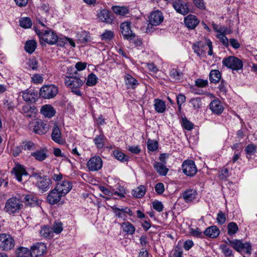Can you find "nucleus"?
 <instances>
[{
    "label": "nucleus",
    "mask_w": 257,
    "mask_h": 257,
    "mask_svg": "<svg viewBox=\"0 0 257 257\" xmlns=\"http://www.w3.org/2000/svg\"><path fill=\"white\" fill-rule=\"evenodd\" d=\"M31 177L35 179L34 184L42 192H46L50 188L52 183L51 180L46 176H42L41 173L38 171L34 170Z\"/></svg>",
    "instance_id": "1"
},
{
    "label": "nucleus",
    "mask_w": 257,
    "mask_h": 257,
    "mask_svg": "<svg viewBox=\"0 0 257 257\" xmlns=\"http://www.w3.org/2000/svg\"><path fill=\"white\" fill-rule=\"evenodd\" d=\"M74 74L76 76H66L65 78V84L69 87L71 91L78 96H81L82 94L79 88L83 85L84 80H81L76 76L77 72L75 71Z\"/></svg>",
    "instance_id": "2"
},
{
    "label": "nucleus",
    "mask_w": 257,
    "mask_h": 257,
    "mask_svg": "<svg viewBox=\"0 0 257 257\" xmlns=\"http://www.w3.org/2000/svg\"><path fill=\"white\" fill-rule=\"evenodd\" d=\"M163 21L164 16L161 11L159 10L153 11L149 16V24L146 29V32H153L155 30L153 27L160 25Z\"/></svg>",
    "instance_id": "3"
},
{
    "label": "nucleus",
    "mask_w": 257,
    "mask_h": 257,
    "mask_svg": "<svg viewBox=\"0 0 257 257\" xmlns=\"http://www.w3.org/2000/svg\"><path fill=\"white\" fill-rule=\"evenodd\" d=\"M23 205L21 199L17 197H11L6 202L4 209L9 214L19 213Z\"/></svg>",
    "instance_id": "4"
},
{
    "label": "nucleus",
    "mask_w": 257,
    "mask_h": 257,
    "mask_svg": "<svg viewBox=\"0 0 257 257\" xmlns=\"http://www.w3.org/2000/svg\"><path fill=\"white\" fill-rule=\"evenodd\" d=\"M36 33L39 36L41 43L43 41L48 44L54 45L57 42H60L57 34L51 30H46L44 32L36 31Z\"/></svg>",
    "instance_id": "5"
},
{
    "label": "nucleus",
    "mask_w": 257,
    "mask_h": 257,
    "mask_svg": "<svg viewBox=\"0 0 257 257\" xmlns=\"http://www.w3.org/2000/svg\"><path fill=\"white\" fill-rule=\"evenodd\" d=\"M222 64L232 70L238 71L242 69L243 68L242 60L234 56H230L223 59Z\"/></svg>",
    "instance_id": "6"
},
{
    "label": "nucleus",
    "mask_w": 257,
    "mask_h": 257,
    "mask_svg": "<svg viewBox=\"0 0 257 257\" xmlns=\"http://www.w3.org/2000/svg\"><path fill=\"white\" fill-rule=\"evenodd\" d=\"M229 243L236 251L250 255L251 253V246L249 243L243 242L241 240H228Z\"/></svg>",
    "instance_id": "7"
},
{
    "label": "nucleus",
    "mask_w": 257,
    "mask_h": 257,
    "mask_svg": "<svg viewBox=\"0 0 257 257\" xmlns=\"http://www.w3.org/2000/svg\"><path fill=\"white\" fill-rule=\"evenodd\" d=\"M15 244V240L11 235L0 233V250H10L14 247Z\"/></svg>",
    "instance_id": "8"
},
{
    "label": "nucleus",
    "mask_w": 257,
    "mask_h": 257,
    "mask_svg": "<svg viewBox=\"0 0 257 257\" xmlns=\"http://www.w3.org/2000/svg\"><path fill=\"white\" fill-rule=\"evenodd\" d=\"M58 92L57 86L54 84L43 85L40 90V96L44 99L54 97Z\"/></svg>",
    "instance_id": "9"
},
{
    "label": "nucleus",
    "mask_w": 257,
    "mask_h": 257,
    "mask_svg": "<svg viewBox=\"0 0 257 257\" xmlns=\"http://www.w3.org/2000/svg\"><path fill=\"white\" fill-rule=\"evenodd\" d=\"M183 172L187 176L193 177L197 172L195 162L191 160H187L182 164Z\"/></svg>",
    "instance_id": "10"
},
{
    "label": "nucleus",
    "mask_w": 257,
    "mask_h": 257,
    "mask_svg": "<svg viewBox=\"0 0 257 257\" xmlns=\"http://www.w3.org/2000/svg\"><path fill=\"white\" fill-rule=\"evenodd\" d=\"M47 247L45 243L42 242H36L34 243L30 250L31 257H40L46 252Z\"/></svg>",
    "instance_id": "11"
},
{
    "label": "nucleus",
    "mask_w": 257,
    "mask_h": 257,
    "mask_svg": "<svg viewBox=\"0 0 257 257\" xmlns=\"http://www.w3.org/2000/svg\"><path fill=\"white\" fill-rule=\"evenodd\" d=\"M30 128L33 131L38 134H45L48 131V127L46 123L42 120H34L30 124Z\"/></svg>",
    "instance_id": "12"
},
{
    "label": "nucleus",
    "mask_w": 257,
    "mask_h": 257,
    "mask_svg": "<svg viewBox=\"0 0 257 257\" xmlns=\"http://www.w3.org/2000/svg\"><path fill=\"white\" fill-rule=\"evenodd\" d=\"M87 167L90 171H97L102 167V161L100 157L94 156L91 157L87 162Z\"/></svg>",
    "instance_id": "13"
},
{
    "label": "nucleus",
    "mask_w": 257,
    "mask_h": 257,
    "mask_svg": "<svg viewBox=\"0 0 257 257\" xmlns=\"http://www.w3.org/2000/svg\"><path fill=\"white\" fill-rule=\"evenodd\" d=\"M112 209L116 216L123 219V220H126L127 218V214L130 216L133 215L132 210L130 208L127 207H117L116 206H114L112 207Z\"/></svg>",
    "instance_id": "14"
},
{
    "label": "nucleus",
    "mask_w": 257,
    "mask_h": 257,
    "mask_svg": "<svg viewBox=\"0 0 257 257\" xmlns=\"http://www.w3.org/2000/svg\"><path fill=\"white\" fill-rule=\"evenodd\" d=\"M130 22H123L120 25V29L123 38L126 40H133L136 37L135 34L131 29Z\"/></svg>",
    "instance_id": "15"
},
{
    "label": "nucleus",
    "mask_w": 257,
    "mask_h": 257,
    "mask_svg": "<svg viewBox=\"0 0 257 257\" xmlns=\"http://www.w3.org/2000/svg\"><path fill=\"white\" fill-rule=\"evenodd\" d=\"M62 197H64L63 195L55 187L49 193L47 201L49 204L54 205L58 203Z\"/></svg>",
    "instance_id": "16"
},
{
    "label": "nucleus",
    "mask_w": 257,
    "mask_h": 257,
    "mask_svg": "<svg viewBox=\"0 0 257 257\" xmlns=\"http://www.w3.org/2000/svg\"><path fill=\"white\" fill-rule=\"evenodd\" d=\"M12 173H13L17 180L19 182H22L23 181V178L27 177L28 173L25 169V168L20 165H16L12 171Z\"/></svg>",
    "instance_id": "17"
},
{
    "label": "nucleus",
    "mask_w": 257,
    "mask_h": 257,
    "mask_svg": "<svg viewBox=\"0 0 257 257\" xmlns=\"http://www.w3.org/2000/svg\"><path fill=\"white\" fill-rule=\"evenodd\" d=\"M209 108L213 113L217 115L221 114L224 110V107L218 99L211 101L209 104Z\"/></svg>",
    "instance_id": "18"
},
{
    "label": "nucleus",
    "mask_w": 257,
    "mask_h": 257,
    "mask_svg": "<svg viewBox=\"0 0 257 257\" xmlns=\"http://www.w3.org/2000/svg\"><path fill=\"white\" fill-rule=\"evenodd\" d=\"M22 97L24 101L27 102L34 103L36 101L37 92L32 89H27L22 92Z\"/></svg>",
    "instance_id": "19"
},
{
    "label": "nucleus",
    "mask_w": 257,
    "mask_h": 257,
    "mask_svg": "<svg viewBox=\"0 0 257 257\" xmlns=\"http://www.w3.org/2000/svg\"><path fill=\"white\" fill-rule=\"evenodd\" d=\"M55 188H56L64 196H65L71 190L72 185L69 181H64L58 183L56 184Z\"/></svg>",
    "instance_id": "20"
},
{
    "label": "nucleus",
    "mask_w": 257,
    "mask_h": 257,
    "mask_svg": "<svg viewBox=\"0 0 257 257\" xmlns=\"http://www.w3.org/2000/svg\"><path fill=\"white\" fill-rule=\"evenodd\" d=\"M173 6L177 13L183 15H185L189 12L187 4L182 1L178 0L174 2Z\"/></svg>",
    "instance_id": "21"
},
{
    "label": "nucleus",
    "mask_w": 257,
    "mask_h": 257,
    "mask_svg": "<svg viewBox=\"0 0 257 257\" xmlns=\"http://www.w3.org/2000/svg\"><path fill=\"white\" fill-rule=\"evenodd\" d=\"M184 23L188 28L194 29L199 23V20L195 16L189 15L185 18Z\"/></svg>",
    "instance_id": "22"
},
{
    "label": "nucleus",
    "mask_w": 257,
    "mask_h": 257,
    "mask_svg": "<svg viewBox=\"0 0 257 257\" xmlns=\"http://www.w3.org/2000/svg\"><path fill=\"white\" fill-rule=\"evenodd\" d=\"M51 138L52 140L56 143L59 144L64 143L60 130L56 123L54 124L53 128Z\"/></svg>",
    "instance_id": "23"
},
{
    "label": "nucleus",
    "mask_w": 257,
    "mask_h": 257,
    "mask_svg": "<svg viewBox=\"0 0 257 257\" xmlns=\"http://www.w3.org/2000/svg\"><path fill=\"white\" fill-rule=\"evenodd\" d=\"M124 82L127 89H134L139 85L138 80L128 74L124 76Z\"/></svg>",
    "instance_id": "24"
},
{
    "label": "nucleus",
    "mask_w": 257,
    "mask_h": 257,
    "mask_svg": "<svg viewBox=\"0 0 257 257\" xmlns=\"http://www.w3.org/2000/svg\"><path fill=\"white\" fill-rule=\"evenodd\" d=\"M106 138L103 134L102 130H100V134L96 135L93 139V142L98 149H102L104 147Z\"/></svg>",
    "instance_id": "25"
},
{
    "label": "nucleus",
    "mask_w": 257,
    "mask_h": 257,
    "mask_svg": "<svg viewBox=\"0 0 257 257\" xmlns=\"http://www.w3.org/2000/svg\"><path fill=\"white\" fill-rule=\"evenodd\" d=\"M98 18L99 21L107 24H111L113 21V19L109 12L105 9L102 10L98 14Z\"/></svg>",
    "instance_id": "26"
},
{
    "label": "nucleus",
    "mask_w": 257,
    "mask_h": 257,
    "mask_svg": "<svg viewBox=\"0 0 257 257\" xmlns=\"http://www.w3.org/2000/svg\"><path fill=\"white\" fill-rule=\"evenodd\" d=\"M121 228L127 235H133L136 231L135 226L128 221H125L121 224Z\"/></svg>",
    "instance_id": "27"
},
{
    "label": "nucleus",
    "mask_w": 257,
    "mask_h": 257,
    "mask_svg": "<svg viewBox=\"0 0 257 257\" xmlns=\"http://www.w3.org/2000/svg\"><path fill=\"white\" fill-rule=\"evenodd\" d=\"M153 167L160 176H166L169 171L165 164L161 162H155L153 164Z\"/></svg>",
    "instance_id": "28"
},
{
    "label": "nucleus",
    "mask_w": 257,
    "mask_h": 257,
    "mask_svg": "<svg viewBox=\"0 0 257 257\" xmlns=\"http://www.w3.org/2000/svg\"><path fill=\"white\" fill-rule=\"evenodd\" d=\"M41 113L45 117L51 118L55 114V110L50 105H45L42 106Z\"/></svg>",
    "instance_id": "29"
},
{
    "label": "nucleus",
    "mask_w": 257,
    "mask_h": 257,
    "mask_svg": "<svg viewBox=\"0 0 257 257\" xmlns=\"http://www.w3.org/2000/svg\"><path fill=\"white\" fill-rule=\"evenodd\" d=\"M220 233L219 228L216 226H211L204 231V234L211 238L217 237Z\"/></svg>",
    "instance_id": "30"
},
{
    "label": "nucleus",
    "mask_w": 257,
    "mask_h": 257,
    "mask_svg": "<svg viewBox=\"0 0 257 257\" xmlns=\"http://www.w3.org/2000/svg\"><path fill=\"white\" fill-rule=\"evenodd\" d=\"M197 194L194 189H188L183 193V198L186 202H190L196 198Z\"/></svg>",
    "instance_id": "31"
},
{
    "label": "nucleus",
    "mask_w": 257,
    "mask_h": 257,
    "mask_svg": "<svg viewBox=\"0 0 257 257\" xmlns=\"http://www.w3.org/2000/svg\"><path fill=\"white\" fill-rule=\"evenodd\" d=\"M36 107L35 106H31L29 104H26L22 106L21 112L26 116L31 117L35 113Z\"/></svg>",
    "instance_id": "32"
},
{
    "label": "nucleus",
    "mask_w": 257,
    "mask_h": 257,
    "mask_svg": "<svg viewBox=\"0 0 257 257\" xmlns=\"http://www.w3.org/2000/svg\"><path fill=\"white\" fill-rule=\"evenodd\" d=\"M24 200L26 205L31 207L37 206L39 203L37 197L32 194L26 195L24 198Z\"/></svg>",
    "instance_id": "33"
},
{
    "label": "nucleus",
    "mask_w": 257,
    "mask_h": 257,
    "mask_svg": "<svg viewBox=\"0 0 257 257\" xmlns=\"http://www.w3.org/2000/svg\"><path fill=\"white\" fill-rule=\"evenodd\" d=\"M47 150L46 149H41L37 150L31 154L36 160L42 161L47 157Z\"/></svg>",
    "instance_id": "34"
},
{
    "label": "nucleus",
    "mask_w": 257,
    "mask_h": 257,
    "mask_svg": "<svg viewBox=\"0 0 257 257\" xmlns=\"http://www.w3.org/2000/svg\"><path fill=\"white\" fill-rule=\"evenodd\" d=\"M154 108L158 113L164 112L166 108L165 102L159 99H155L154 100Z\"/></svg>",
    "instance_id": "35"
},
{
    "label": "nucleus",
    "mask_w": 257,
    "mask_h": 257,
    "mask_svg": "<svg viewBox=\"0 0 257 257\" xmlns=\"http://www.w3.org/2000/svg\"><path fill=\"white\" fill-rule=\"evenodd\" d=\"M77 40L80 43H85L91 41V37L86 31H81L76 34Z\"/></svg>",
    "instance_id": "36"
},
{
    "label": "nucleus",
    "mask_w": 257,
    "mask_h": 257,
    "mask_svg": "<svg viewBox=\"0 0 257 257\" xmlns=\"http://www.w3.org/2000/svg\"><path fill=\"white\" fill-rule=\"evenodd\" d=\"M221 74L218 70H212L209 73V80L211 83H218L221 79Z\"/></svg>",
    "instance_id": "37"
},
{
    "label": "nucleus",
    "mask_w": 257,
    "mask_h": 257,
    "mask_svg": "<svg viewBox=\"0 0 257 257\" xmlns=\"http://www.w3.org/2000/svg\"><path fill=\"white\" fill-rule=\"evenodd\" d=\"M40 234L41 236L44 238H51L53 235L52 229L48 225L43 226L40 231Z\"/></svg>",
    "instance_id": "38"
},
{
    "label": "nucleus",
    "mask_w": 257,
    "mask_h": 257,
    "mask_svg": "<svg viewBox=\"0 0 257 257\" xmlns=\"http://www.w3.org/2000/svg\"><path fill=\"white\" fill-rule=\"evenodd\" d=\"M146 187L144 185H140L133 191V195L136 198H140L146 193Z\"/></svg>",
    "instance_id": "39"
},
{
    "label": "nucleus",
    "mask_w": 257,
    "mask_h": 257,
    "mask_svg": "<svg viewBox=\"0 0 257 257\" xmlns=\"http://www.w3.org/2000/svg\"><path fill=\"white\" fill-rule=\"evenodd\" d=\"M37 47V43L34 40H30L26 42L25 49L29 54H32L35 50Z\"/></svg>",
    "instance_id": "40"
},
{
    "label": "nucleus",
    "mask_w": 257,
    "mask_h": 257,
    "mask_svg": "<svg viewBox=\"0 0 257 257\" xmlns=\"http://www.w3.org/2000/svg\"><path fill=\"white\" fill-rule=\"evenodd\" d=\"M19 24L21 27L25 29L30 28L32 26V22L28 17L21 18L19 20Z\"/></svg>",
    "instance_id": "41"
},
{
    "label": "nucleus",
    "mask_w": 257,
    "mask_h": 257,
    "mask_svg": "<svg viewBox=\"0 0 257 257\" xmlns=\"http://www.w3.org/2000/svg\"><path fill=\"white\" fill-rule=\"evenodd\" d=\"M113 155L117 160L122 162H127L129 160V157L119 151H114L113 152Z\"/></svg>",
    "instance_id": "42"
},
{
    "label": "nucleus",
    "mask_w": 257,
    "mask_h": 257,
    "mask_svg": "<svg viewBox=\"0 0 257 257\" xmlns=\"http://www.w3.org/2000/svg\"><path fill=\"white\" fill-rule=\"evenodd\" d=\"M112 9L114 13L120 16H124L128 13L127 8L124 7L113 6Z\"/></svg>",
    "instance_id": "43"
},
{
    "label": "nucleus",
    "mask_w": 257,
    "mask_h": 257,
    "mask_svg": "<svg viewBox=\"0 0 257 257\" xmlns=\"http://www.w3.org/2000/svg\"><path fill=\"white\" fill-rule=\"evenodd\" d=\"M170 76L175 80H180L183 78V73L177 69L172 68L170 71Z\"/></svg>",
    "instance_id": "44"
},
{
    "label": "nucleus",
    "mask_w": 257,
    "mask_h": 257,
    "mask_svg": "<svg viewBox=\"0 0 257 257\" xmlns=\"http://www.w3.org/2000/svg\"><path fill=\"white\" fill-rule=\"evenodd\" d=\"M228 234L230 235L235 234L238 230V227L236 223L234 222H229L227 225Z\"/></svg>",
    "instance_id": "45"
},
{
    "label": "nucleus",
    "mask_w": 257,
    "mask_h": 257,
    "mask_svg": "<svg viewBox=\"0 0 257 257\" xmlns=\"http://www.w3.org/2000/svg\"><path fill=\"white\" fill-rule=\"evenodd\" d=\"M16 253L18 257H28L30 255V250L24 247L18 248Z\"/></svg>",
    "instance_id": "46"
},
{
    "label": "nucleus",
    "mask_w": 257,
    "mask_h": 257,
    "mask_svg": "<svg viewBox=\"0 0 257 257\" xmlns=\"http://www.w3.org/2000/svg\"><path fill=\"white\" fill-rule=\"evenodd\" d=\"M97 82V77L93 73H90L87 79L86 85L90 86L95 85Z\"/></svg>",
    "instance_id": "47"
},
{
    "label": "nucleus",
    "mask_w": 257,
    "mask_h": 257,
    "mask_svg": "<svg viewBox=\"0 0 257 257\" xmlns=\"http://www.w3.org/2000/svg\"><path fill=\"white\" fill-rule=\"evenodd\" d=\"M147 148L150 151H155L158 148V142L156 141L149 139L147 142Z\"/></svg>",
    "instance_id": "48"
},
{
    "label": "nucleus",
    "mask_w": 257,
    "mask_h": 257,
    "mask_svg": "<svg viewBox=\"0 0 257 257\" xmlns=\"http://www.w3.org/2000/svg\"><path fill=\"white\" fill-rule=\"evenodd\" d=\"M113 32L110 30H105L104 32L101 35V40L105 41L111 40L113 38Z\"/></svg>",
    "instance_id": "49"
},
{
    "label": "nucleus",
    "mask_w": 257,
    "mask_h": 257,
    "mask_svg": "<svg viewBox=\"0 0 257 257\" xmlns=\"http://www.w3.org/2000/svg\"><path fill=\"white\" fill-rule=\"evenodd\" d=\"M59 41H60V42L58 44V45L60 46H63L64 44H66L68 42L72 47H75V43L74 42L73 40L71 38L67 37L60 38Z\"/></svg>",
    "instance_id": "50"
},
{
    "label": "nucleus",
    "mask_w": 257,
    "mask_h": 257,
    "mask_svg": "<svg viewBox=\"0 0 257 257\" xmlns=\"http://www.w3.org/2000/svg\"><path fill=\"white\" fill-rule=\"evenodd\" d=\"M53 233H60L63 230L62 223L60 221H55L53 225Z\"/></svg>",
    "instance_id": "51"
},
{
    "label": "nucleus",
    "mask_w": 257,
    "mask_h": 257,
    "mask_svg": "<svg viewBox=\"0 0 257 257\" xmlns=\"http://www.w3.org/2000/svg\"><path fill=\"white\" fill-rule=\"evenodd\" d=\"M190 103L192 105L194 109L200 108L202 104L201 99L199 97L191 99Z\"/></svg>",
    "instance_id": "52"
},
{
    "label": "nucleus",
    "mask_w": 257,
    "mask_h": 257,
    "mask_svg": "<svg viewBox=\"0 0 257 257\" xmlns=\"http://www.w3.org/2000/svg\"><path fill=\"white\" fill-rule=\"evenodd\" d=\"M246 154L253 155L256 152V147L253 144L248 145L245 149Z\"/></svg>",
    "instance_id": "53"
},
{
    "label": "nucleus",
    "mask_w": 257,
    "mask_h": 257,
    "mask_svg": "<svg viewBox=\"0 0 257 257\" xmlns=\"http://www.w3.org/2000/svg\"><path fill=\"white\" fill-rule=\"evenodd\" d=\"M182 123L183 127L188 131H190L193 128V124L186 118L182 119Z\"/></svg>",
    "instance_id": "54"
},
{
    "label": "nucleus",
    "mask_w": 257,
    "mask_h": 257,
    "mask_svg": "<svg viewBox=\"0 0 257 257\" xmlns=\"http://www.w3.org/2000/svg\"><path fill=\"white\" fill-rule=\"evenodd\" d=\"M216 220L218 224H224L226 221V216L225 214L222 211H219L217 214Z\"/></svg>",
    "instance_id": "55"
},
{
    "label": "nucleus",
    "mask_w": 257,
    "mask_h": 257,
    "mask_svg": "<svg viewBox=\"0 0 257 257\" xmlns=\"http://www.w3.org/2000/svg\"><path fill=\"white\" fill-rule=\"evenodd\" d=\"M225 35L222 34H219L217 35V37L220 40V42L223 45L227 47L229 45L228 39Z\"/></svg>",
    "instance_id": "56"
},
{
    "label": "nucleus",
    "mask_w": 257,
    "mask_h": 257,
    "mask_svg": "<svg viewBox=\"0 0 257 257\" xmlns=\"http://www.w3.org/2000/svg\"><path fill=\"white\" fill-rule=\"evenodd\" d=\"M221 247L222 252L226 257H233L232 250L226 245H222Z\"/></svg>",
    "instance_id": "57"
},
{
    "label": "nucleus",
    "mask_w": 257,
    "mask_h": 257,
    "mask_svg": "<svg viewBox=\"0 0 257 257\" xmlns=\"http://www.w3.org/2000/svg\"><path fill=\"white\" fill-rule=\"evenodd\" d=\"M208 81L201 78L197 79L195 81V85L199 87H205L208 85Z\"/></svg>",
    "instance_id": "58"
},
{
    "label": "nucleus",
    "mask_w": 257,
    "mask_h": 257,
    "mask_svg": "<svg viewBox=\"0 0 257 257\" xmlns=\"http://www.w3.org/2000/svg\"><path fill=\"white\" fill-rule=\"evenodd\" d=\"M153 208L158 212H161L163 210V205L161 202L157 201L153 203Z\"/></svg>",
    "instance_id": "59"
},
{
    "label": "nucleus",
    "mask_w": 257,
    "mask_h": 257,
    "mask_svg": "<svg viewBox=\"0 0 257 257\" xmlns=\"http://www.w3.org/2000/svg\"><path fill=\"white\" fill-rule=\"evenodd\" d=\"M155 189L158 194H162L165 190L164 185L162 183H158L156 185Z\"/></svg>",
    "instance_id": "60"
},
{
    "label": "nucleus",
    "mask_w": 257,
    "mask_h": 257,
    "mask_svg": "<svg viewBox=\"0 0 257 257\" xmlns=\"http://www.w3.org/2000/svg\"><path fill=\"white\" fill-rule=\"evenodd\" d=\"M127 150L132 153L138 154L141 152V149L139 146H128Z\"/></svg>",
    "instance_id": "61"
},
{
    "label": "nucleus",
    "mask_w": 257,
    "mask_h": 257,
    "mask_svg": "<svg viewBox=\"0 0 257 257\" xmlns=\"http://www.w3.org/2000/svg\"><path fill=\"white\" fill-rule=\"evenodd\" d=\"M190 233L192 235L197 237H201L202 235V231L198 228L195 229L191 228Z\"/></svg>",
    "instance_id": "62"
},
{
    "label": "nucleus",
    "mask_w": 257,
    "mask_h": 257,
    "mask_svg": "<svg viewBox=\"0 0 257 257\" xmlns=\"http://www.w3.org/2000/svg\"><path fill=\"white\" fill-rule=\"evenodd\" d=\"M32 81L34 83L39 84L42 83L43 78L40 74H35L32 77Z\"/></svg>",
    "instance_id": "63"
},
{
    "label": "nucleus",
    "mask_w": 257,
    "mask_h": 257,
    "mask_svg": "<svg viewBox=\"0 0 257 257\" xmlns=\"http://www.w3.org/2000/svg\"><path fill=\"white\" fill-rule=\"evenodd\" d=\"M38 62L35 59H30L28 62L29 66L33 70H36L38 68Z\"/></svg>",
    "instance_id": "64"
}]
</instances>
